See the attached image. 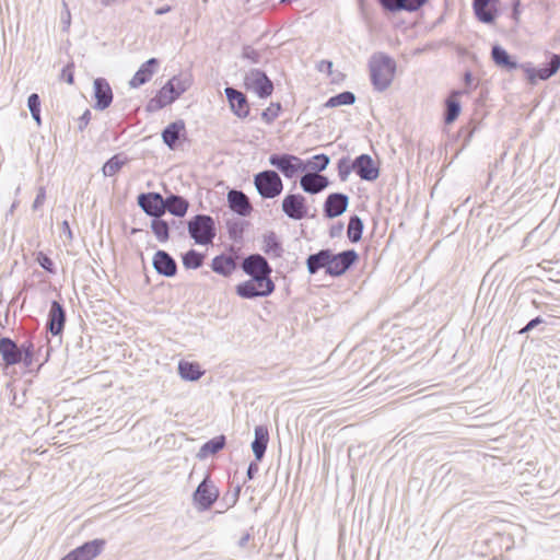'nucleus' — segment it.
Segmentation results:
<instances>
[{
	"label": "nucleus",
	"mask_w": 560,
	"mask_h": 560,
	"mask_svg": "<svg viewBox=\"0 0 560 560\" xmlns=\"http://www.w3.org/2000/svg\"><path fill=\"white\" fill-rule=\"evenodd\" d=\"M168 223L171 224V230L176 231L180 237L185 236L187 223L185 224L184 221L176 219H172Z\"/></svg>",
	"instance_id": "nucleus-60"
},
{
	"label": "nucleus",
	"mask_w": 560,
	"mask_h": 560,
	"mask_svg": "<svg viewBox=\"0 0 560 560\" xmlns=\"http://www.w3.org/2000/svg\"><path fill=\"white\" fill-rule=\"evenodd\" d=\"M67 323V312L61 301L52 300L49 305L45 328L52 337L58 338L57 345H61V336Z\"/></svg>",
	"instance_id": "nucleus-11"
},
{
	"label": "nucleus",
	"mask_w": 560,
	"mask_h": 560,
	"mask_svg": "<svg viewBox=\"0 0 560 560\" xmlns=\"http://www.w3.org/2000/svg\"><path fill=\"white\" fill-rule=\"evenodd\" d=\"M93 108L100 112L107 109L114 100L112 86L107 79L98 77L93 81Z\"/></svg>",
	"instance_id": "nucleus-19"
},
{
	"label": "nucleus",
	"mask_w": 560,
	"mask_h": 560,
	"mask_svg": "<svg viewBox=\"0 0 560 560\" xmlns=\"http://www.w3.org/2000/svg\"><path fill=\"white\" fill-rule=\"evenodd\" d=\"M282 212L291 220L300 221L306 218H315L317 209L314 208V214H311V208L307 199L300 192H288L281 202Z\"/></svg>",
	"instance_id": "nucleus-7"
},
{
	"label": "nucleus",
	"mask_w": 560,
	"mask_h": 560,
	"mask_svg": "<svg viewBox=\"0 0 560 560\" xmlns=\"http://www.w3.org/2000/svg\"><path fill=\"white\" fill-rule=\"evenodd\" d=\"M332 61L328 60V59H323L320 60L318 63H317V70L319 72H326L328 74H331L332 72Z\"/></svg>",
	"instance_id": "nucleus-64"
},
{
	"label": "nucleus",
	"mask_w": 560,
	"mask_h": 560,
	"mask_svg": "<svg viewBox=\"0 0 560 560\" xmlns=\"http://www.w3.org/2000/svg\"><path fill=\"white\" fill-rule=\"evenodd\" d=\"M27 108L31 114L40 112L42 108V101L37 93H32L27 97Z\"/></svg>",
	"instance_id": "nucleus-58"
},
{
	"label": "nucleus",
	"mask_w": 560,
	"mask_h": 560,
	"mask_svg": "<svg viewBox=\"0 0 560 560\" xmlns=\"http://www.w3.org/2000/svg\"><path fill=\"white\" fill-rule=\"evenodd\" d=\"M210 268L222 277H231L237 268L235 260L225 254H219L212 258Z\"/></svg>",
	"instance_id": "nucleus-33"
},
{
	"label": "nucleus",
	"mask_w": 560,
	"mask_h": 560,
	"mask_svg": "<svg viewBox=\"0 0 560 560\" xmlns=\"http://www.w3.org/2000/svg\"><path fill=\"white\" fill-rule=\"evenodd\" d=\"M241 57L243 59L248 60L252 63H259L261 60V54L259 50L255 49L250 45H244L242 48V55Z\"/></svg>",
	"instance_id": "nucleus-52"
},
{
	"label": "nucleus",
	"mask_w": 560,
	"mask_h": 560,
	"mask_svg": "<svg viewBox=\"0 0 560 560\" xmlns=\"http://www.w3.org/2000/svg\"><path fill=\"white\" fill-rule=\"evenodd\" d=\"M150 228L159 242L165 243L170 240L171 224L163 217L151 219Z\"/></svg>",
	"instance_id": "nucleus-42"
},
{
	"label": "nucleus",
	"mask_w": 560,
	"mask_h": 560,
	"mask_svg": "<svg viewBox=\"0 0 560 560\" xmlns=\"http://www.w3.org/2000/svg\"><path fill=\"white\" fill-rule=\"evenodd\" d=\"M225 225L230 240L234 243H242L245 230L249 225V222L238 219H229Z\"/></svg>",
	"instance_id": "nucleus-40"
},
{
	"label": "nucleus",
	"mask_w": 560,
	"mask_h": 560,
	"mask_svg": "<svg viewBox=\"0 0 560 560\" xmlns=\"http://www.w3.org/2000/svg\"><path fill=\"white\" fill-rule=\"evenodd\" d=\"M260 462H257L256 458L254 460H252L249 464H248V467H247V470H246V477L248 480H252L256 477V475L258 474V470H259V464Z\"/></svg>",
	"instance_id": "nucleus-63"
},
{
	"label": "nucleus",
	"mask_w": 560,
	"mask_h": 560,
	"mask_svg": "<svg viewBox=\"0 0 560 560\" xmlns=\"http://www.w3.org/2000/svg\"><path fill=\"white\" fill-rule=\"evenodd\" d=\"M129 162V158L119 152L110 156L102 166V173L105 177H113Z\"/></svg>",
	"instance_id": "nucleus-37"
},
{
	"label": "nucleus",
	"mask_w": 560,
	"mask_h": 560,
	"mask_svg": "<svg viewBox=\"0 0 560 560\" xmlns=\"http://www.w3.org/2000/svg\"><path fill=\"white\" fill-rule=\"evenodd\" d=\"M92 119V113L86 108L78 118V131L83 132Z\"/></svg>",
	"instance_id": "nucleus-59"
},
{
	"label": "nucleus",
	"mask_w": 560,
	"mask_h": 560,
	"mask_svg": "<svg viewBox=\"0 0 560 560\" xmlns=\"http://www.w3.org/2000/svg\"><path fill=\"white\" fill-rule=\"evenodd\" d=\"M8 398L12 406L16 408H22L26 402V389L22 388L21 394L18 393L16 387L13 382H9L7 384Z\"/></svg>",
	"instance_id": "nucleus-47"
},
{
	"label": "nucleus",
	"mask_w": 560,
	"mask_h": 560,
	"mask_svg": "<svg viewBox=\"0 0 560 560\" xmlns=\"http://www.w3.org/2000/svg\"><path fill=\"white\" fill-rule=\"evenodd\" d=\"M490 57L495 67L502 71L512 72L514 70L522 69L523 63H520L514 55H511L498 43L492 45Z\"/></svg>",
	"instance_id": "nucleus-21"
},
{
	"label": "nucleus",
	"mask_w": 560,
	"mask_h": 560,
	"mask_svg": "<svg viewBox=\"0 0 560 560\" xmlns=\"http://www.w3.org/2000/svg\"><path fill=\"white\" fill-rule=\"evenodd\" d=\"M178 375L184 381L196 382L201 378L203 371L198 362L180 360L177 366Z\"/></svg>",
	"instance_id": "nucleus-36"
},
{
	"label": "nucleus",
	"mask_w": 560,
	"mask_h": 560,
	"mask_svg": "<svg viewBox=\"0 0 560 560\" xmlns=\"http://www.w3.org/2000/svg\"><path fill=\"white\" fill-rule=\"evenodd\" d=\"M364 230L363 220L355 213L349 217L347 225V237L351 244H357L362 240Z\"/></svg>",
	"instance_id": "nucleus-39"
},
{
	"label": "nucleus",
	"mask_w": 560,
	"mask_h": 560,
	"mask_svg": "<svg viewBox=\"0 0 560 560\" xmlns=\"http://www.w3.org/2000/svg\"><path fill=\"white\" fill-rule=\"evenodd\" d=\"M106 545L103 538L88 540L69 551L60 560H94L102 553Z\"/></svg>",
	"instance_id": "nucleus-13"
},
{
	"label": "nucleus",
	"mask_w": 560,
	"mask_h": 560,
	"mask_svg": "<svg viewBox=\"0 0 560 560\" xmlns=\"http://www.w3.org/2000/svg\"><path fill=\"white\" fill-rule=\"evenodd\" d=\"M253 183L262 199H275L283 190V182L276 170H264L254 174Z\"/></svg>",
	"instance_id": "nucleus-5"
},
{
	"label": "nucleus",
	"mask_w": 560,
	"mask_h": 560,
	"mask_svg": "<svg viewBox=\"0 0 560 560\" xmlns=\"http://www.w3.org/2000/svg\"><path fill=\"white\" fill-rule=\"evenodd\" d=\"M74 62H68L60 72V80L68 83L69 85L74 84Z\"/></svg>",
	"instance_id": "nucleus-53"
},
{
	"label": "nucleus",
	"mask_w": 560,
	"mask_h": 560,
	"mask_svg": "<svg viewBox=\"0 0 560 560\" xmlns=\"http://www.w3.org/2000/svg\"><path fill=\"white\" fill-rule=\"evenodd\" d=\"M360 260V255L354 248H348L335 253L330 248V264L328 276L331 278H340L351 270Z\"/></svg>",
	"instance_id": "nucleus-10"
},
{
	"label": "nucleus",
	"mask_w": 560,
	"mask_h": 560,
	"mask_svg": "<svg viewBox=\"0 0 560 560\" xmlns=\"http://www.w3.org/2000/svg\"><path fill=\"white\" fill-rule=\"evenodd\" d=\"M269 443V430L265 424L256 425L254 429V440L250 447L257 462H261L265 457Z\"/></svg>",
	"instance_id": "nucleus-29"
},
{
	"label": "nucleus",
	"mask_w": 560,
	"mask_h": 560,
	"mask_svg": "<svg viewBox=\"0 0 560 560\" xmlns=\"http://www.w3.org/2000/svg\"><path fill=\"white\" fill-rule=\"evenodd\" d=\"M192 83L194 80L190 73H179L170 78L165 82V85L170 86L171 84V89L168 91L172 97L177 101L185 92L190 89Z\"/></svg>",
	"instance_id": "nucleus-31"
},
{
	"label": "nucleus",
	"mask_w": 560,
	"mask_h": 560,
	"mask_svg": "<svg viewBox=\"0 0 560 560\" xmlns=\"http://www.w3.org/2000/svg\"><path fill=\"white\" fill-rule=\"evenodd\" d=\"M459 92L450 91L444 101L443 121L445 125H452L456 121L462 113Z\"/></svg>",
	"instance_id": "nucleus-30"
},
{
	"label": "nucleus",
	"mask_w": 560,
	"mask_h": 560,
	"mask_svg": "<svg viewBox=\"0 0 560 560\" xmlns=\"http://www.w3.org/2000/svg\"><path fill=\"white\" fill-rule=\"evenodd\" d=\"M343 229H345L343 222L337 221L335 224H332L329 228V231H328L329 237H331V238L340 237L342 235Z\"/></svg>",
	"instance_id": "nucleus-62"
},
{
	"label": "nucleus",
	"mask_w": 560,
	"mask_h": 560,
	"mask_svg": "<svg viewBox=\"0 0 560 560\" xmlns=\"http://www.w3.org/2000/svg\"><path fill=\"white\" fill-rule=\"evenodd\" d=\"M22 366L30 369L34 362L35 346L32 340H25L19 343Z\"/></svg>",
	"instance_id": "nucleus-45"
},
{
	"label": "nucleus",
	"mask_w": 560,
	"mask_h": 560,
	"mask_svg": "<svg viewBox=\"0 0 560 560\" xmlns=\"http://www.w3.org/2000/svg\"><path fill=\"white\" fill-rule=\"evenodd\" d=\"M329 264L330 248H322L316 253L310 254L305 260L307 272L311 276L318 273L322 269L328 276Z\"/></svg>",
	"instance_id": "nucleus-28"
},
{
	"label": "nucleus",
	"mask_w": 560,
	"mask_h": 560,
	"mask_svg": "<svg viewBox=\"0 0 560 560\" xmlns=\"http://www.w3.org/2000/svg\"><path fill=\"white\" fill-rule=\"evenodd\" d=\"M428 2L429 0H398V13L402 11L409 13L417 12L421 10Z\"/></svg>",
	"instance_id": "nucleus-49"
},
{
	"label": "nucleus",
	"mask_w": 560,
	"mask_h": 560,
	"mask_svg": "<svg viewBox=\"0 0 560 560\" xmlns=\"http://www.w3.org/2000/svg\"><path fill=\"white\" fill-rule=\"evenodd\" d=\"M481 121L475 118H471L468 124L463 126L458 132L457 137L462 139L460 150L465 149L471 141L474 135L480 130Z\"/></svg>",
	"instance_id": "nucleus-44"
},
{
	"label": "nucleus",
	"mask_w": 560,
	"mask_h": 560,
	"mask_svg": "<svg viewBox=\"0 0 560 560\" xmlns=\"http://www.w3.org/2000/svg\"><path fill=\"white\" fill-rule=\"evenodd\" d=\"M241 490H242V486H236L233 493H225L222 498V503L225 504V510L230 509V508H233L238 499H240V494H241Z\"/></svg>",
	"instance_id": "nucleus-54"
},
{
	"label": "nucleus",
	"mask_w": 560,
	"mask_h": 560,
	"mask_svg": "<svg viewBox=\"0 0 560 560\" xmlns=\"http://www.w3.org/2000/svg\"><path fill=\"white\" fill-rule=\"evenodd\" d=\"M276 291L272 277H250L235 285V294L244 300L268 298Z\"/></svg>",
	"instance_id": "nucleus-3"
},
{
	"label": "nucleus",
	"mask_w": 560,
	"mask_h": 560,
	"mask_svg": "<svg viewBox=\"0 0 560 560\" xmlns=\"http://www.w3.org/2000/svg\"><path fill=\"white\" fill-rule=\"evenodd\" d=\"M350 198L343 192H330L323 203V217L331 220L342 215L349 206Z\"/></svg>",
	"instance_id": "nucleus-18"
},
{
	"label": "nucleus",
	"mask_w": 560,
	"mask_h": 560,
	"mask_svg": "<svg viewBox=\"0 0 560 560\" xmlns=\"http://www.w3.org/2000/svg\"><path fill=\"white\" fill-rule=\"evenodd\" d=\"M152 266L158 275L173 278L177 275L178 266L175 258L164 249H158L152 258Z\"/></svg>",
	"instance_id": "nucleus-22"
},
{
	"label": "nucleus",
	"mask_w": 560,
	"mask_h": 560,
	"mask_svg": "<svg viewBox=\"0 0 560 560\" xmlns=\"http://www.w3.org/2000/svg\"><path fill=\"white\" fill-rule=\"evenodd\" d=\"M268 163L289 179L304 173L303 159L291 153H271L268 156Z\"/></svg>",
	"instance_id": "nucleus-9"
},
{
	"label": "nucleus",
	"mask_w": 560,
	"mask_h": 560,
	"mask_svg": "<svg viewBox=\"0 0 560 560\" xmlns=\"http://www.w3.org/2000/svg\"><path fill=\"white\" fill-rule=\"evenodd\" d=\"M462 80L464 83V88L460 90L454 89L452 90L453 92H459V95L463 96L470 94L474 90L477 89V84L475 83V78L470 69L465 70Z\"/></svg>",
	"instance_id": "nucleus-50"
},
{
	"label": "nucleus",
	"mask_w": 560,
	"mask_h": 560,
	"mask_svg": "<svg viewBox=\"0 0 560 560\" xmlns=\"http://www.w3.org/2000/svg\"><path fill=\"white\" fill-rule=\"evenodd\" d=\"M187 232L195 244L209 245L217 235L214 219L205 213L195 214L187 221Z\"/></svg>",
	"instance_id": "nucleus-2"
},
{
	"label": "nucleus",
	"mask_w": 560,
	"mask_h": 560,
	"mask_svg": "<svg viewBox=\"0 0 560 560\" xmlns=\"http://www.w3.org/2000/svg\"><path fill=\"white\" fill-rule=\"evenodd\" d=\"M242 271L250 277H271L273 271L272 266L267 258L259 254L253 253L244 257L241 262Z\"/></svg>",
	"instance_id": "nucleus-12"
},
{
	"label": "nucleus",
	"mask_w": 560,
	"mask_h": 560,
	"mask_svg": "<svg viewBox=\"0 0 560 560\" xmlns=\"http://www.w3.org/2000/svg\"><path fill=\"white\" fill-rule=\"evenodd\" d=\"M546 320L540 316H536L532 318L523 328H521L517 334L518 335H527L533 329L537 328L539 325L545 324Z\"/></svg>",
	"instance_id": "nucleus-56"
},
{
	"label": "nucleus",
	"mask_w": 560,
	"mask_h": 560,
	"mask_svg": "<svg viewBox=\"0 0 560 560\" xmlns=\"http://www.w3.org/2000/svg\"><path fill=\"white\" fill-rule=\"evenodd\" d=\"M46 198H47V195H46V187L45 186H39L37 188V192H36V197L32 203V210L33 211H38L45 203L46 201Z\"/></svg>",
	"instance_id": "nucleus-55"
},
{
	"label": "nucleus",
	"mask_w": 560,
	"mask_h": 560,
	"mask_svg": "<svg viewBox=\"0 0 560 560\" xmlns=\"http://www.w3.org/2000/svg\"><path fill=\"white\" fill-rule=\"evenodd\" d=\"M228 205L229 208L240 217H249L253 207L249 197L240 189H231L228 192Z\"/></svg>",
	"instance_id": "nucleus-27"
},
{
	"label": "nucleus",
	"mask_w": 560,
	"mask_h": 560,
	"mask_svg": "<svg viewBox=\"0 0 560 560\" xmlns=\"http://www.w3.org/2000/svg\"><path fill=\"white\" fill-rule=\"evenodd\" d=\"M243 85L246 91L253 92L261 100L270 97L275 90L273 82L266 71L258 68H252L245 73Z\"/></svg>",
	"instance_id": "nucleus-8"
},
{
	"label": "nucleus",
	"mask_w": 560,
	"mask_h": 560,
	"mask_svg": "<svg viewBox=\"0 0 560 560\" xmlns=\"http://www.w3.org/2000/svg\"><path fill=\"white\" fill-rule=\"evenodd\" d=\"M224 94L231 112L236 117L241 119L248 117L250 113V105L245 93L233 86H226L224 89Z\"/></svg>",
	"instance_id": "nucleus-20"
},
{
	"label": "nucleus",
	"mask_w": 560,
	"mask_h": 560,
	"mask_svg": "<svg viewBox=\"0 0 560 560\" xmlns=\"http://www.w3.org/2000/svg\"><path fill=\"white\" fill-rule=\"evenodd\" d=\"M281 112H282L281 103H279V102L271 103L270 106H268L267 108H265L261 112V119L267 124H271L273 120H276L279 117Z\"/></svg>",
	"instance_id": "nucleus-51"
},
{
	"label": "nucleus",
	"mask_w": 560,
	"mask_h": 560,
	"mask_svg": "<svg viewBox=\"0 0 560 560\" xmlns=\"http://www.w3.org/2000/svg\"><path fill=\"white\" fill-rule=\"evenodd\" d=\"M62 4L65 10L61 12V24L62 30L67 31L71 24V13L66 1H63Z\"/></svg>",
	"instance_id": "nucleus-61"
},
{
	"label": "nucleus",
	"mask_w": 560,
	"mask_h": 560,
	"mask_svg": "<svg viewBox=\"0 0 560 560\" xmlns=\"http://www.w3.org/2000/svg\"><path fill=\"white\" fill-rule=\"evenodd\" d=\"M163 143L172 151L177 150L187 139L186 124L183 119L170 122L161 132Z\"/></svg>",
	"instance_id": "nucleus-15"
},
{
	"label": "nucleus",
	"mask_w": 560,
	"mask_h": 560,
	"mask_svg": "<svg viewBox=\"0 0 560 560\" xmlns=\"http://www.w3.org/2000/svg\"><path fill=\"white\" fill-rule=\"evenodd\" d=\"M299 185L304 192L317 195L330 185V180L323 174L303 173L300 176Z\"/></svg>",
	"instance_id": "nucleus-26"
},
{
	"label": "nucleus",
	"mask_w": 560,
	"mask_h": 560,
	"mask_svg": "<svg viewBox=\"0 0 560 560\" xmlns=\"http://www.w3.org/2000/svg\"><path fill=\"white\" fill-rule=\"evenodd\" d=\"M164 197L156 191L140 192L137 205L151 219L164 215Z\"/></svg>",
	"instance_id": "nucleus-17"
},
{
	"label": "nucleus",
	"mask_w": 560,
	"mask_h": 560,
	"mask_svg": "<svg viewBox=\"0 0 560 560\" xmlns=\"http://www.w3.org/2000/svg\"><path fill=\"white\" fill-rule=\"evenodd\" d=\"M35 261L49 275H57V267L54 260L44 252L36 253Z\"/></svg>",
	"instance_id": "nucleus-48"
},
{
	"label": "nucleus",
	"mask_w": 560,
	"mask_h": 560,
	"mask_svg": "<svg viewBox=\"0 0 560 560\" xmlns=\"http://www.w3.org/2000/svg\"><path fill=\"white\" fill-rule=\"evenodd\" d=\"M161 65L159 58L152 57L144 61L129 81L131 89H138L148 83L156 73Z\"/></svg>",
	"instance_id": "nucleus-24"
},
{
	"label": "nucleus",
	"mask_w": 560,
	"mask_h": 560,
	"mask_svg": "<svg viewBox=\"0 0 560 560\" xmlns=\"http://www.w3.org/2000/svg\"><path fill=\"white\" fill-rule=\"evenodd\" d=\"M354 173V162L349 155L341 156L337 162V173L341 182L348 180L351 173Z\"/></svg>",
	"instance_id": "nucleus-46"
},
{
	"label": "nucleus",
	"mask_w": 560,
	"mask_h": 560,
	"mask_svg": "<svg viewBox=\"0 0 560 560\" xmlns=\"http://www.w3.org/2000/svg\"><path fill=\"white\" fill-rule=\"evenodd\" d=\"M354 173L364 182L373 183L381 175V166L370 154L362 153L353 159Z\"/></svg>",
	"instance_id": "nucleus-14"
},
{
	"label": "nucleus",
	"mask_w": 560,
	"mask_h": 560,
	"mask_svg": "<svg viewBox=\"0 0 560 560\" xmlns=\"http://www.w3.org/2000/svg\"><path fill=\"white\" fill-rule=\"evenodd\" d=\"M164 197V214L170 213L176 218H184L189 208V201L180 195L172 192L166 185H163Z\"/></svg>",
	"instance_id": "nucleus-23"
},
{
	"label": "nucleus",
	"mask_w": 560,
	"mask_h": 560,
	"mask_svg": "<svg viewBox=\"0 0 560 560\" xmlns=\"http://www.w3.org/2000/svg\"><path fill=\"white\" fill-rule=\"evenodd\" d=\"M330 163V158L325 153L315 154L307 160H303L304 173L320 174Z\"/></svg>",
	"instance_id": "nucleus-38"
},
{
	"label": "nucleus",
	"mask_w": 560,
	"mask_h": 560,
	"mask_svg": "<svg viewBox=\"0 0 560 560\" xmlns=\"http://www.w3.org/2000/svg\"><path fill=\"white\" fill-rule=\"evenodd\" d=\"M170 89L171 85L166 86L165 84L161 89H159L155 95L151 97L145 104V112L154 113L173 104L175 100L172 97L168 91Z\"/></svg>",
	"instance_id": "nucleus-32"
},
{
	"label": "nucleus",
	"mask_w": 560,
	"mask_h": 560,
	"mask_svg": "<svg viewBox=\"0 0 560 560\" xmlns=\"http://www.w3.org/2000/svg\"><path fill=\"white\" fill-rule=\"evenodd\" d=\"M522 70L528 84L535 85L538 81H546L553 77L560 70V55L546 52V61L539 66L532 62H524Z\"/></svg>",
	"instance_id": "nucleus-4"
},
{
	"label": "nucleus",
	"mask_w": 560,
	"mask_h": 560,
	"mask_svg": "<svg viewBox=\"0 0 560 560\" xmlns=\"http://www.w3.org/2000/svg\"><path fill=\"white\" fill-rule=\"evenodd\" d=\"M182 262L185 269H199L203 266L206 254L198 252L197 249L190 248L185 253L180 254Z\"/></svg>",
	"instance_id": "nucleus-41"
},
{
	"label": "nucleus",
	"mask_w": 560,
	"mask_h": 560,
	"mask_svg": "<svg viewBox=\"0 0 560 560\" xmlns=\"http://www.w3.org/2000/svg\"><path fill=\"white\" fill-rule=\"evenodd\" d=\"M382 10L387 14H397L398 13V0H376Z\"/></svg>",
	"instance_id": "nucleus-57"
},
{
	"label": "nucleus",
	"mask_w": 560,
	"mask_h": 560,
	"mask_svg": "<svg viewBox=\"0 0 560 560\" xmlns=\"http://www.w3.org/2000/svg\"><path fill=\"white\" fill-rule=\"evenodd\" d=\"M262 252L273 258H280L283 254L282 242L275 231H268L262 235Z\"/></svg>",
	"instance_id": "nucleus-35"
},
{
	"label": "nucleus",
	"mask_w": 560,
	"mask_h": 560,
	"mask_svg": "<svg viewBox=\"0 0 560 560\" xmlns=\"http://www.w3.org/2000/svg\"><path fill=\"white\" fill-rule=\"evenodd\" d=\"M357 96L351 91H343L338 94L330 96L324 104V108H335L343 105H353L355 103Z\"/></svg>",
	"instance_id": "nucleus-43"
},
{
	"label": "nucleus",
	"mask_w": 560,
	"mask_h": 560,
	"mask_svg": "<svg viewBox=\"0 0 560 560\" xmlns=\"http://www.w3.org/2000/svg\"><path fill=\"white\" fill-rule=\"evenodd\" d=\"M500 0H472V11L476 19L488 25L495 24L501 12L499 10Z\"/></svg>",
	"instance_id": "nucleus-16"
},
{
	"label": "nucleus",
	"mask_w": 560,
	"mask_h": 560,
	"mask_svg": "<svg viewBox=\"0 0 560 560\" xmlns=\"http://www.w3.org/2000/svg\"><path fill=\"white\" fill-rule=\"evenodd\" d=\"M226 446V436L224 434L217 435L205 442L198 453L197 458L203 460L210 456L218 454Z\"/></svg>",
	"instance_id": "nucleus-34"
},
{
	"label": "nucleus",
	"mask_w": 560,
	"mask_h": 560,
	"mask_svg": "<svg viewBox=\"0 0 560 560\" xmlns=\"http://www.w3.org/2000/svg\"><path fill=\"white\" fill-rule=\"evenodd\" d=\"M370 81L373 90L376 92L386 91L393 83L397 63L395 59L386 52H374L368 62Z\"/></svg>",
	"instance_id": "nucleus-1"
},
{
	"label": "nucleus",
	"mask_w": 560,
	"mask_h": 560,
	"mask_svg": "<svg viewBox=\"0 0 560 560\" xmlns=\"http://www.w3.org/2000/svg\"><path fill=\"white\" fill-rule=\"evenodd\" d=\"M220 497V490L214 485L209 472L199 482L191 494L192 505L198 512H207L212 509Z\"/></svg>",
	"instance_id": "nucleus-6"
},
{
	"label": "nucleus",
	"mask_w": 560,
	"mask_h": 560,
	"mask_svg": "<svg viewBox=\"0 0 560 560\" xmlns=\"http://www.w3.org/2000/svg\"><path fill=\"white\" fill-rule=\"evenodd\" d=\"M0 357L5 368L22 365L19 343L10 337L0 336Z\"/></svg>",
	"instance_id": "nucleus-25"
}]
</instances>
